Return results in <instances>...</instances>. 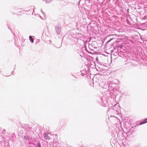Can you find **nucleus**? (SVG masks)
<instances>
[{
	"label": "nucleus",
	"mask_w": 147,
	"mask_h": 147,
	"mask_svg": "<svg viewBox=\"0 0 147 147\" xmlns=\"http://www.w3.org/2000/svg\"><path fill=\"white\" fill-rule=\"evenodd\" d=\"M15 7H14L13 8V9H15Z\"/></svg>",
	"instance_id": "9d476101"
},
{
	"label": "nucleus",
	"mask_w": 147,
	"mask_h": 147,
	"mask_svg": "<svg viewBox=\"0 0 147 147\" xmlns=\"http://www.w3.org/2000/svg\"><path fill=\"white\" fill-rule=\"evenodd\" d=\"M5 129L3 130V131H2V133L3 134V138L4 137V136L5 135Z\"/></svg>",
	"instance_id": "39448f33"
},
{
	"label": "nucleus",
	"mask_w": 147,
	"mask_h": 147,
	"mask_svg": "<svg viewBox=\"0 0 147 147\" xmlns=\"http://www.w3.org/2000/svg\"><path fill=\"white\" fill-rule=\"evenodd\" d=\"M0 147H2V143L0 141Z\"/></svg>",
	"instance_id": "6e6552de"
},
{
	"label": "nucleus",
	"mask_w": 147,
	"mask_h": 147,
	"mask_svg": "<svg viewBox=\"0 0 147 147\" xmlns=\"http://www.w3.org/2000/svg\"><path fill=\"white\" fill-rule=\"evenodd\" d=\"M44 137L46 139L49 140L50 139L49 137L48 136L47 134L46 133H44Z\"/></svg>",
	"instance_id": "f257e3e1"
},
{
	"label": "nucleus",
	"mask_w": 147,
	"mask_h": 147,
	"mask_svg": "<svg viewBox=\"0 0 147 147\" xmlns=\"http://www.w3.org/2000/svg\"><path fill=\"white\" fill-rule=\"evenodd\" d=\"M15 136L14 135H13L12 136H11V137H10V139L13 141L15 140Z\"/></svg>",
	"instance_id": "f03ea898"
},
{
	"label": "nucleus",
	"mask_w": 147,
	"mask_h": 147,
	"mask_svg": "<svg viewBox=\"0 0 147 147\" xmlns=\"http://www.w3.org/2000/svg\"><path fill=\"white\" fill-rule=\"evenodd\" d=\"M29 39L31 43H33L34 42V40L33 38L31 36H30Z\"/></svg>",
	"instance_id": "20e7f679"
},
{
	"label": "nucleus",
	"mask_w": 147,
	"mask_h": 147,
	"mask_svg": "<svg viewBox=\"0 0 147 147\" xmlns=\"http://www.w3.org/2000/svg\"><path fill=\"white\" fill-rule=\"evenodd\" d=\"M32 15L33 16V17L34 18H36V15H35V14L33 12L32 13Z\"/></svg>",
	"instance_id": "0eeeda50"
},
{
	"label": "nucleus",
	"mask_w": 147,
	"mask_h": 147,
	"mask_svg": "<svg viewBox=\"0 0 147 147\" xmlns=\"http://www.w3.org/2000/svg\"><path fill=\"white\" fill-rule=\"evenodd\" d=\"M38 147H41L39 144Z\"/></svg>",
	"instance_id": "1a4fd4ad"
},
{
	"label": "nucleus",
	"mask_w": 147,
	"mask_h": 147,
	"mask_svg": "<svg viewBox=\"0 0 147 147\" xmlns=\"http://www.w3.org/2000/svg\"><path fill=\"white\" fill-rule=\"evenodd\" d=\"M45 1L47 3H50L51 2V0H43Z\"/></svg>",
	"instance_id": "423d86ee"
},
{
	"label": "nucleus",
	"mask_w": 147,
	"mask_h": 147,
	"mask_svg": "<svg viewBox=\"0 0 147 147\" xmlns=\"http://www.w3.org/2000/svg\"><path fill=\"white\" fill-rule=\"evenodd\" d=\"M147 123V118L145 119L140 124V125L144 124Z\"/></svg>",
	"instance_id": "7ed1b4c3"
}]
</instances>
